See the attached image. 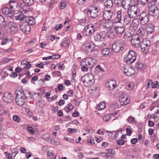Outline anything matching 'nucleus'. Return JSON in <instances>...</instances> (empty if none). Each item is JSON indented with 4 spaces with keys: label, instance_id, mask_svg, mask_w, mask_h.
I'll return each mask as SVG.
<instances>
[{
    "label": "nucleus",
    "instance_id": "f257e3e1",
    "mask_svg": "<svg viewBox=\"0 0 159 159\" xmlns=\"http://www.w3.org/2000/svg\"><path fill=\"white\" fill-rule=\"evenodd\" d=\"M81 80L84 85L86 87L92 86L95 82L93 75L91 74H87L83 76Z\"/></svg>",
    "mask_w": 159,
    "mask_h": 159
},
{
    "label": "nucleus",
    "instance_id": "f03ea898",
    "mask_svg": "<svg viewBox=\"0 0 159 159\" xmlns=\"http://www.w3.org/2000/svg\"><path fill=\"white\" fill-rule=\"evenodd\" d=\"M16 102L17 105L21 106L26 101V96L23 91L17 90L16 92Z\"/></svg>",
    "mask_w": 159,
    "mask_h": 159
},
{
    "label": "nucleus",
    "instance_id": "7ed1b4c3",
    "mask_svg": "<svg viewBox=\"0 0 159 159\" xmlns=\"http://www.w3.org/2000/svg\"><path fill=\"white\" fill-rule=\"evenodd\" d=\"M127 13L132 18H135L140 14V9L137 6H131L127 11Z\"/></svg>",
    "mask_w": 159,
    "mask_h": 159
},
{
    "label": "nucleus",
    "instance_id": "20e7f679",
    "mask_svg": "<svg viewBox=\"0 0 159 159\" xmlns=\"http://www.w3.org/2000/svg\"><path fill=\"white\" fill-rule=\"evenodd\" d=\"M124 46L123 41L121 39H119L114 42L112 45V48L114 52H117L120 50H123Z\"/></svg>",
    "mask_w": 159,
    "mask_h": 159
},
{
    "label": "nucleus",
    "instance_id": "39448f33",
    "mask_svg": "<svg viewBox=\"0 0 159 159\" xmlns=\"http://www.w3.org/2000/svg\"><path fill=\"white\" fill-rule=\"evenodd\" d=\"M140 45L142 51L144 53L148 52L151 45L150 41L146 39H142Z\"/></svg>",
    "mask_w": 159,
    "mask_h": 159
},
{
    "label": "nucleus",
    "instance_id": "423d86ee",
    "mask_svg": "<svg viewBox=\"0 0 159 159\" xmlns=\"http://www.w3.org/2000/svg\"><path fill=\"white\" fill-rule=\"evenodd\" d=\"M149 15L146 12L143 11L139 16V19L140 23L144 25L147 23L149 20L148 17Z\"/></svg>",
    "mask_w": 159,
    "mask_h": 159
},
{
    "label": "nucleus",
    "instance_id": "0eeeda50",
    "mask_svg": "<svg viewBox=\"0 0 159 159\" xmlns=\"http://www.w3.org/2000/svg\"><path fill=\"white\" fill-rule=\"evenodd\" d=\"M136 57V54L135 52L132 50H130L129 52L126 61L128 63H132L134 61Z\"/></svg>",
    "mask_w": 159,
    "mask_h": 159
},
{
    "label": "nucleus",
    "instance_id": "6e6552de",
    "mask_svg": "<svg viewBox=\"0 0 159 159\" xmlns=\"http://www.w3.org/2000/svg\"><path fill=\"white\" fill-rule=\"evenodd\" d=\"M9 6L11 9L15 13H18L20 11V7L16 1H10Z\"/></svg>",
    "mask_w": 159,
    "mask_h": 159
},
{
    "label": "nucleus",
    "instance_id": "1a4fd4ad",
    "mask_svg": "<svg viewBox=\"0 0 159 159\" xmlns=\"http://www.w3.org/2000/svg\"><path fill=\"white\" fill-rule=\"evenodd\" d=\"M122 70L124 71V73L128 76H131L135 73V71L133 68L128 65L123 66Z\"/></svg>",
    "mask_w": 159,
    "mask_h": 159
},
{
    "label": "nucleus",
    "instance_id": "9d476101",
    "mask_svg": "<svg viewBox=\"0 0 159 159\" xmlns=\"http://www.w3.org/2000/svg\"><path fill=\"white\" fill-rule=\"evenodd\" d=\"M98 8H95L94 9L92 10H88L87 11V16L90 18H95L98 16Z\"/></svg>",
    "mask_w": 159,
    "mask_h": 159
},
{
    "label": "nucleus",
    "instance_id": "9b49d317",
    "mask_svg": "<svg viewBox=\"0 0 159 159\" xmlns=\"http://www.w3.org/2000/svg\"><path fill=\"white\" fill-rule=\"evenodd\" d=\"M8 25L11 34H14L17 32L18 28L16 23L10 22Z\"/></svg>",
    "mask_w": 159,
    "mask_h": 159
},
{
    "label": "nucleus",
    "instance_id": "f8f14e48",
    "mask_svg": "<svg viewBox=\"0 0 159 159\" xmlns=\"http://www.w3.org/2000/svg\"><path fill=\"white\" fill-rule=\"evenodd\" d=\"M2 99L7 103H10L13 100V97L11 93L7 92L4 93Z\"/></svg>",
    "mask_w": 159,
    "mask_h": 159
},
{
    "label": "nucleus",
    "instance_id": "ddd939ff",
    "mask_svg": "<svg viewBox=\"0 0 159 159\" xmlns=\"http://www.w3.org/2000/svg\"><path fill=\"white\" fill-rule=\"evenodd\" d=\"M119 101L121 105H125L129 103V100L128 99V97L126 94H122L120 96Z\"/></svg>",
    "mask_w": 159,
    "mask_h": 159
},
{
    "label": "nucleus",
    "instance_id": "4468645a",
    "mask_svg": "<svg viewBox=\"0 0 159 159\" xmlns=\"http://www.w3.org/2000/svg\"><path fill=\"white\" fill-rule=\"evenodd\" d=\"M105 35L106 32L105 31H101L99 33L97 34L94 36V39L97 41H102L104 40Z\"/></svg>",
    "mask_w": 159,
    "mask_h": 159
},
{
    "label": "nucleus",
    "instance_id": "2eb2a0df",
    "mask_svg": "<svg viewBox=\"0 0 159 159\" xmlns=\"http://www.w3.org/2000/svg\"><path fill=\"white\" fill-rule=\"evenodd\" d=\"M94 46L93 43H90L85 45L83 50L85 52H90L93 51Z\"/></svg>",
    "mask_w": 159,
    "mask_h": 159
},
{
    "label": "nucleus",
    "instance_id": "dca6fc26",
    "mask_svg": "<svg viewBox=\"0 0 159 159\" xmlns=\"http://www.w3.org/2000/svg\"><path fill=\"white\" fill-rule=\"evenodd\" d=\"M20 28L23 32L27 34L30 31V27L28 24H23L20 25Z\"/></svg>",
    "mask_w": 159,
    "mask_h": 159
},
{
    "label": "nucleus",
    "instance_id": "f3484780",
    "mask_svg": "<svg viewBox=\"0 0 159 159\" xmlns=\"http://www.w3.org/2000/svg\"><path fill=\"white\" fill-rule=\"evenodd\" d=\"M131 0H122L121 2V5L124 9L128 10L131 7Z\"/></svg>",
    "mask_w": 159,
    "mask_h": 159
},
{
    "label": "nucleus",
    "instance_id": "a211bd4d",
    "mask_svg": "<svg viewBox=\"0 0 159 159\" xmlns=\"http://www.w3.org/2000/svg\"><path fill=\"white\" fill-rule=\"evenodd\" d=\"M2 13L5 15H8V17L11 18V16L13 15V13L11 12L9 8L7 7H4L2 9Z\"/></svg>",
    "mask_w": 159,
    "mask_h": 159
},
{
    "label": "nucleus",
    "instance_id": "6ab92c4d",
    "mask_svg": "<svg viewBox=\"0 0 159 159\" xmlns=\"http://www.w3.org/2000/svg\"><path fill=\"white\" fill-rule=\"evenodd\" d=\"M113 15V13L110 10L106 11L104 12L103 15V18L106 20H110Z\"/></svg>",
    "mask_w": 159,
    "mask_h": 159
},
{
    "label": "nucleus",
    "instance_id": "aec40b11",
    "mask_svg": "<svg viewBox=\"0 0 159 159\" xmlns=\"http://www.w3.org/2000/svg\"><path fill=\"white\" fill-rule=\"evenodd\" d=\"M142 39V38L138 37L136 38L132 39H131V42L134 46L137 48L139 47V44H140L141 42L140 40Z\"/></svg>",
    "mask_w": 159,
    "mask_h": 159
},
{
    "label": "nucleus",
    "instance_id": "412c9836",
    "mask_svg": "<svg viewBox=\"0 0 159 159\" xmlns=\"http://www.w3.org/2000/svg\"><path fill=\"white\" fill-rule=\"evenodd\" d=\"M115 30L117 35H120L123 33L125 31V28L123 26H115L114 28Z\"/></svg>",
    "mask_w": 159,
    "mask_h": 159
},
{
    "label": "nucleus",
    "instance_id": "4be33fe9",
    "mask_svg": "<svg viewBox=\"0 0 159 159\" xmlns=\"http://www.w3.org/2000/svg\"><path fill=\"white\" fill-rule=\"evenodd\" d=\"M88 63L90 64V68L93 67L96 64L97 61L96 59L92 57H87Z\"/></svg>",
    "mask_w": 159,
    "mask_h": 159
},
{
    "label": "nucleus",
    "instance_id": "5701e85b",
    "mask_svg": "<svg viewBox=\"0 0 159 159\" xmlns=\"http://www.w3.org/2000/svg\"><path fill=\"white\" fill-rule=\"evenodd\" d=\"M114 24V22L112 21L106 20L103 24V26L106 29L111 28L113 27Z\"/></svg>",
    "mask_w": 159,
    "mask_h": 159
},
{
    "label": "nucleus",
    "instance_id": "b1692460",
    "mask_svg": "<svg viewBox=\"0 0 159 159\" xmlns=\"http://www.w3.org/2000/svg\"><path fill=\"white\" fill-rule=\"evenodd\" d=\"M131 17H130L129 15H125L123 17V25H127L130 23L131 20Z\"/></svg>",
    "mask_w": 159,
    "mask_h": 159
},
{
    "label": "nucleus",
    "instance_id": "393cba45",
    "mask_svg": "<svg viewBox=\"0 0 159 159\" xmlns=\"http://www.w3.org/2000/svg\"><path fill=\"white\" fill-rule=\"evenodd\" d=\"M104 5L106 8H110L113 5V2L112 0H106L104 2Z\"/></svg>",
    "mask_w": 159,
    "mask_h": 159
},
{
    "label": "nucleus",
    "instance_id": "a878e982",
    "mask_svg": "<svg viewBox=\"0 0 159 159\" xmlns=\"http://www.w3.org/2000/svg\"><path fill=\"white\" fill-rule=\"evenodd\" d=\"M25 20L27 24H29L32 25H33L35 24V19L32 17H26L25 18Z\"/></svg>",
    "mask_w": 159,
    "mask_h": 159
},
{
    "label": "nucleus",
    "instance_id": "bb28decb",
    "mask_svg": "<svg viewBox=\"0 0 159 159\" xmlns=\"http://www.w3.org/2000/svg\"><path fill=\"white\" fill-rule=\"evenodd\" d=\"M148 12L158 8L154 2H149L148 4Z\"/></svg>",
    "mask_w": 159,
    "mask_h": 159
},
{
    "label": "nucleus",
    "instance_id": "cd10ccee",
    "mask_svg": "<svg viewBox=\"0 0 159 159\" xmlns=\"http://www.w3.org/2000/svg\"><path fill=\"white\" fill-rule=\"evenodd\" d=\"M150 15L153 16H158L157 19H159V10L158 8L155 9L154 10L148 12Z\"/></svg>",
    "mask_w": 159,
    "mask_h": 159
},
{
    "label": "nucleus",
    "instance_id": "c85d7f7f",
    "mask_svg": "<svg viewBox=\"0 0 159 159\" xmlns=\"http://www.w3.org/2000/svg\"><path fill=\"white\" fill-rule=\"evenodd\" d=\"M135 67L136 69L138 70H142L146 68V66L144 64L139 62L136 63Z\"/></svg>",
    "mask_w": 159,
    "mask_h": 159
},
{
    "label": "nucleus",
    "instance_id": "c756f323",
    "mask_svg": "<svg viewBox=\"0 0 159 159\" xmlns=\"http://www.w3.org/2000/svg\"><path fill=\"white\" fill-rule=\"evenodd\" d=\"M122 15L121 11H118L117 12V15L115 19L114 24L116 23H120Z\"/></svg>",
    "mask_w": 159,
    "mask_h": 159
},
{
    "label": "nucleus",
    "instance_id": "7c9ffc66",
    "mask_svg": "<svg viewBox=\"0 0 159 159\" xmlns=\"http://www.w3.org/2000/svg\"><path fill=\"white\" fill-rule=\"evenodd\" d=\"M107 87L109 89L112 90L113 89L116 87L114 82L111 80L108 82L106 84Z\"/></svg>",
    "mask_w": 159,
    "mask_h": 159
},
{
    "label": "nucleus",
    "instance_id": "2f4dec72",
    "mask_svg": "<svg viewBox=\"0 0 159 159\" xmlns=\"http://www.w3.org/2000/svg\"><path fill=\"white\" fill-rule=\"evenodd\" d=\"M6 23L3 16L0 15V27L4 28L6 26Z\"/></svg>",
    "mask_w": 159,
    "mask_h": 159
},
{
    "label": "nucleus",
    "instance_id": "473e14b6",
    "mask_svg": "<svg viewBox=\"0 0 159 159\" xmlns=\"http://www.w3.org/2000/svg\"><path fill=\"white\" fill-rule=\"evenodd\" d=\"M139 24V20L138 19H135L132 20L131 24V26L133 27L134 29H136Z\"/></svg>",
    "mask_w": 159,
    "mask_h": 159
},
{
    "label": "nucleus",
    "instance_id": "72a5a7b5",
    "mask_svg": "<svg viewBox=\"0 0 159 159\" xmlns=\"http://www.w3.org/2000/svg\"><path fill=\"white\" fill-rule=\"evenodd\" d=\"M117 35L116 33L115 30L114 31L110 29L108 32V36L109 38L113 39Z\"/></svg>",
    "mask_w": 159,
    "mask_h": 159
},
{
    "label": "nucleus",
    "instance_id": "f704fd0d",
    "mask_svg": "<svg viewBox=\"0 0 159 159\" xmlns=\"http://www.w3.org/2000/svg\"><path fill=\"white\" fill-rule=\"evenodd\" d=\"M70 43V41L67 38H65L64 39L61 43V46L65 47L67 46Z\"/></svg>",
    "mask_w": 159,
    "mask_h": 159
},
{
    "label": "nucleus",
    "instance_id": "c9c22d12",
    "mask_svg": "<svg viewBox=\"0 0 159 159\" xmlns=\"http://www.w3.org/2000/svg\"><path fill=\"white\" fill-rule=\"evenodd\" d=\"M90 31L89 29V28L88 25H87L86 26H85L84 29L83 33V34H84V35H87V36H89L90 35H92V34L91 33H90Z\"/></svg>",
    "mask_w": 159,
    "mask_h": 159
},
{
    "label": "nucleus",
    "instance_id": "e433bc0d",
    "mask_svg": "<svg viewBox=\"0 0 159 159\" xmlns=\"http://www.w3.org/2000/svg\"><path fill=\"white\" fill-rule=\"evenodd\" d=\"M42 138L44 140L46 141H48L49 143H51L52 140H50V134L48 133H46L42 135Z\"/></svg>",
    "mask_w": 159,
    "mask_h": 159
},
{
    "label": "nucleus",
    "instance_id": "4c0bfd02",
    "mask_svg": "<svg viewBox=\"0 0 159 159\" xmlns=\"http://www.w3.org/2000/svg\"><path fill=\"white\" fill-rule=\"evenodd\" d=\"M146 32L145 30L143 28L139 29L137 31V34L139 37H142L144 34Z\"/></svg>",
    "mask_w": 159,
    "mask_h": 159
},
{
    "label": "nucleus",
    "instance_id": "58836bf2",
    "mask_svg": "<svg viewBox=\"0 0 159 159\" xmlns=\"http://www.w3.org/2000/svg\"><path fill=\"white\" fill-rule=\"evenodd\" d=\"M107 154H108V156H107V158H109L112 155H115V152L113 151V149H107L106 150Z\"/></svg>",
    "mask_w": 159,
    "mask_h": 159
},
{
    "label": "nucleus",
    "instance_id": "ea45409f",
    "mask_svg": "<svg viewBox=\"0 0 159 159\" xmlns=\"http://www.w3.org/2000/svg\"><path fill=\"white\" fill-rule=\"evenodd\" d=\"M147 30L148 32L150 34L152 33L154 31V26L152 24H150L148 25L147 27Z\"/></svg>",
    "mask_w": 159,
    "mask_h": 159
},
{
    "label": "nucleus",
    "instance_id": "a19ab883",
    "mask_svg": "<svg viewBox=\"0 0 159 159\" xmlns=\"http://www.w3.org/2000/svg\"><path fill=\"white\" fill-rule=\"evenodd\" d=\"M73 106L70 103H69L66 107L64 108V110L67 112L68 113L73 109Z\"/></svg>",
    "mask_w": 159,
    "mask_h": 159
},
{
    "label": "nucleus",
    "instance_id": "79ce46f5",
    "mask_svg": "<svg viewBox=\"0 0 159 159\" xmlns=\"http://www.w3.org/2000/svg\"><path fill=\"white\" fill-rule=\"evenodd\" d=\"M89 28V29L90 31V33H91L93 34L95 32V28L94 26V25L92 24H89L87 25Z\"/></svg>",
    "mask_w": 159,
    "mask_h": 159
},
{
    "label": "nucleus",
    "instance_id": "37998d69",
    "mask_svg": "<svg viewBox=\"0 0 159 159\" xmlns=\"http://www.w3.org/2000/svg\"><path fill=\"white\" fill-rule=\"evenodd\" d=\"M106 107L105 104L104 102H100L97 107L98 110H102L104 109Z\"/></svg>",
    "mask_w": 159,
    "mask_h": 159
},
{
    "label": "nucleus",
    "instance_id": "c03bdc74",
    "mask_svg": "<svg viewBox=\"0 0 159 159\" xmlns=\"http://www.w3.org/2000/svg\"><path fill=\"white\" fill-rule=\"evenodd\" d=\"M22 1L24 2L29 6L32 5L34 3L33 0H22Z\"/></svg>",
    "mask_w": 159,
    "mask_h": 159
},
{
    "label": "nucleus",
    "instance_id": "a18cd8bd",
    "mask_svg": "<svg viewBox=\"0 0 159 159\" xmlns=\"http://www.w3.org/2000/svg\"><path fill=\"white\" fill-rule=\"evenodd\" d=\"M132 36L131 33L129 32H126L124 35V38L125 39H130Z\"/></svg>",
    "mask_w": 159,
    "mask_h": 159
},
{
    "label": "nucleus",
    "instance_id": "49530a36",
    "mask_svg": "<svg viewBox=\"0 0 159 159\" xmlns=\"http://www.w3.org/2000/svg\"><path fill=\"white\" fill-rule=\"evenodd\" d=\"M26 17L23 14H20L15 17L16 20H23Z\"/></svg>",
    "mask_w": 159,
    "mask_h": 159
},
{
    "label": "nucleus",
    "instance_id": "de8ad7c7",
    "mask_svg": "<svg viewBox=\"0 0 159 159\" xmlns=\"http://www.w3.org/2000/svg\"><path fill=\"white\" fill-rule=\"evenodd\" d=\"M109 52V48H107L104 49L102 51V54L104 55H108Z\"/></svg>",
    "mask_w": 159,
    "mask_h": 159
},
{
    "label": "nucleus",
    "instance_id": "09e8293b",
    "mask_svg": "<svg viewBox=\"0 0 159 159\" xmlns=\"http://www.w3.org/2000/svg\"><path fill=\"white\" fill-rule=\"evenodd\" d=\"M126 131L128 135H130L132 132V128L130 126H128L127 127L126 129Z\"/></svg>",
    "mask_w": 159,
    "mask_h": 159
},
{
    "label": "nucleus",
    "instance_id": "8fccbe9b",
    "mask_svg": "<svg viewBox=\"0 0 159 159\" xmlns=\"http://www.w3.org/2000/svg\"><path fill=\"white\" fill-rule=\"evenodd\" d=\"M66 6V3L63 1H61L59 5V7L61 9H63Z\"/></svg>",
    "mask_w": 159,
    "mask_h": 159
},
{
    "label": "nucleus",
    "instance_id": "3c124183",
    "mask_svg": "<svg viewBox=\"0 0 159 159\" xmlns=\"http://www.w3.org/2000/svg\"><path fill=\"white\" fill-rule=\"evenodd\" d=\"M111 114L107 115L103 117V120L105 121H108L111 118Z\"/></svg>",
    "mask_w": 159,
    "mask_h": 159
},
{
    "label": "nucleus",
    "instance_id": "603ef678",
    "mask_svg": "<svg viewBox=\"0 0 159 159\" xmlns=\"http://www.w3.org/2000/svg\"><path fill=\"white\" fill-rule=\"evenodd\" d=\"M18 151L16 148H14L12 151L11 156H13V157H15L16 155L18 153Z\"/></svg>",
    "mask_w": 159,
    "mask_h": 159
},
{
    "label": "nucleus",
    "instance_id": "864d4df0",
    "mask_svg": "<svg viewBox=\"0 0 159 159\" xmlns=\"http://www.w3.org/2000/svg\"><path fill=\"white\" fill-rule=\"evenodd\" d=\"M23 61L21 62V64H23ZM23 64L26 65V66H25V68L26 69H28L30 68L31 66V65L29 62L28 63L26 61V63H23Z\"/></svg>",
    "mask_w": 159,
    "mask_h": 159
},
{
    "label": "nucleus",
    "instance_id": "5fc2aeb1",
    "mask_svg": "<svg viewBox=\"0 0 159 159\" xmlns=\"http://www.w3.org/2000/svg\"><path fill=\"white\" fill-rule=\"evenodd\" d=\"M79 22L80 25H84L86 22V19L84 18H83L79 20Z\"/></svg>",
    "mask_w": 159,
    "mask_h": 159
},
{
    "label": "nucleus",
    "instance_id": "6e6d98bb",
    "mask_svg": "<svg viewBox=\"0 0 159 159\" xmlns=\"http://www.w3.org/2000/svg\"><path fill=\"white\" fill-rule=\"evenodd\" d=\"M116 142L117 143L120 145H122L124 144L125 142L124 140L119 139L118 140H116Z\"/></svg>",
    "mask_w": 159,
    "mask_h": 159
},
{
    "label": "nucleus",
    "instance_id": "4d7b16f0",
    "mask_svg": "<svg viewBox=\"0 0 159 159\" xmlns=\"http://www.w3.org/2000/svg\"><path fill=\"white\" fill-rule=\"evenodd\" d=\"M20 118L17 115H15L13 117V120L17 122H19L20 121Z\"/></svg>",
    "mask_w": 159,
    "mask_h": 159
},
{
    "label": "nucleus",
    "instance_id": "13d9d810",
    "mask_svg": "<svg viewBox=\"0 0 159 159\" xmlns=\"http://www.w3.org/2000/svg\"><path fill=\"white\" fill-rule=\"evenodd\" d=\"M34 129L31 127H29L28 128V130L29 133L31 134H34V132L33 131Z\"/></svg>",
    "mask_w": 159,
    "mask_h": 159
},
{
    "label": "nucleus",
    "instance_id": "bf43d9fd",
    "mask_svg": "<svg viewBox=\"0 0 159 159\" xmlns=\"http://www.w3.org/2000/svg\"><path fill=\"white\" fill-rule=\"evenodd\" d=\"M68 130V132L70 133H76L77 131V130L76 129H72L70 128H69Z\"/></svg>",
    "mask_w": 159,
    "mask_h": 159
},
{
    "label": "nucleus",
    "instance_id": "052dcab7",
    "mask_svg": "<svg viewBox=\"0 0 159 159\" xmlns=\"http://www.w3.org/2000/svg\"><path fill=\"white\" fill-rule=\"evenodd\" d=\"M65 103V101L63 99H60L59 102H57V104L59 105L60 106H61L62 105L64 104Z\"/></svg>",
    "mask_w": 159,
    "mask_h": 159
},
{
    "label": "nucleus",
    "instance_id": "680f3d73",
    "mask_svg": "<svg viewBox=\"0 0 159 159\" xmlns=\"http://www.w3.org/2000/svg\"><path fill=\"white\" fill-rule=\"evenodd\" d=\"M89 139H88V142L89 141V143H90L91 145H93L95 143L94 140L93 139V138H90V140H89Z\"/></svg>",
    "mask_w": 159,
    "mask_h": 159
},
{
    "label": "nucleus",
    "instance_id": "e2e57ef3",
    "mask_svg": "<svg viewBox=\"0 0 159 159\" xmlns=\"http://www.w3.org/2000/svg\"><path fill=\"white\" fill-rule=\"evenodd\" d=\"M110 108L112 110L113 109H116L117 108V106L116 104L113 103L110 106Z\"/></svg>",
    "mask_w": 159,
    "mask_h": 159
},
{
    "label": "nucleus",
    "instance_id": "0e129e2a",
    "mask_svg": "<svg viewBox=\"0 0 159 159\" xmlns=\"http://www.w3.org/2000/svg\"><path fill=\"white\" fill-rule=\"evenodd\" d=\"M135 118L134 117H133L131 116H130L127 119V120L129 122H133Z\"/></svg>",
    "mask_w": 159,
    "mask_h": 159
},
{
    "label": "nucleus",
    "instance_id": "69168bd1",
    "mask_svg": "<svg viewBox=\"0 0 159 159\" xmlns=\"http://www.w3.org/2000/svg\"><path fill=\"white\" fill-rule=\"evenodd\" d=\"M54 2V0H51L49 4V7L50 8H52L53 7V4Z\"/></svg>",
    "mask_w": 159,
    "mask_h": 159
},
{
    "label": "nucleus",
    "instance_id": "338daca9",
    "mask_svg": "<svg viewBox=\"0 0 159 159\" xmlns=\"http://www.w3.org/2000/svg\"><path fill=\"white\" fill-rule=\"evenodd\" d=\"M82 67H81V70L82 71L84 72V71H87L88 70V67L87 66H81Z\"/></svg>",
    "mask_w": 159,
    "mask_h": 159
},
{
    "label": "nucleus",
    "instance_id": "774afa93",
    "mask_svg": "<svg viewBox=\"0 0 159 159\" xmlns=\"http://www.w3.org/2000/svg\"><path fill=\"white\" fill-rule=\"evenodd\" d=\"M148 0H140L141 4L143 5H145L148 2Z\"/></svg>",
    "mask_w": 159,
    "mask_h": 159
}]
</instances>
